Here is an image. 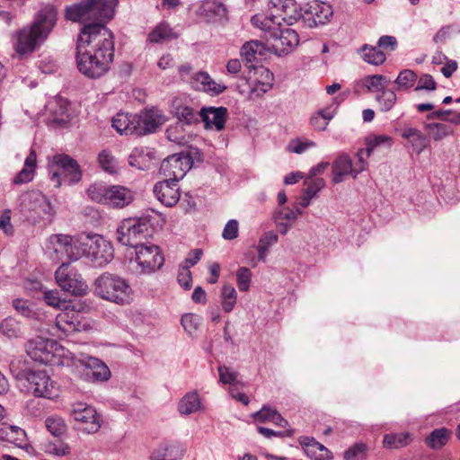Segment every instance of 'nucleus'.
I'll use <instances>...</instances> for the list:
<instances>
[{
  "label": "nucleus",
  "instance_id": "nucleus-1",
  "mask_svg": "<svg viewBox=\"0 0 460 460\" xmlns=\"http://www.w3.org/2000/svg\"><path fill=\"white\" fill-rule=\"evenodd\" d=\"M76 49L79 71L90 78H99L113 61V33L102 24L85 25L79 33Z\"/></svg>",
  "mask_w": 460,
  "mask_h": 460
},
{
  "label": "nucleus",
  "instance_id": "nucleus-2",
  "mask_svg": "<svg viewBox=\"0 0 460 460\" xmlns=\"http://www.w3.org/2000/svg\"><path fill=\"white\" fill-rule=\"evenodd\" d=\"M295 6L291 0H270L268 7L275 9L276 13L269 15L255 14L252 17V24L265 33L266 45L278 56H285L292 52L299 43L298 34L290 28H282L280 21L291 24L294 17L283 15L287 9Z\"/></svg>",
  "mask_w": 460,
  "mask_h": 460
},
{
  "label": "nucleus",
  "instance_id": "nucleus-3",
  "mask_svg": "<svg viewBox=\"0 0 460 460\" xmlns=\"http://www.w3.org/2000/svg\"><path fill=\"white\" fill-rule=\"evenodd\" d=\"M57 22V13L53 7L40 9L33 22L22 28L13 35V48L21 56H27L39 49L48 39Z\"/></svg>",
  "mask_w": 460,
  "mask_h": 460
},
{
  "label": "nucleus",
  "instance_id": "nucleus-4",
  "mask_svg": "<svg viewBox=\"0 0 460 460\" xmlns=\"http://www.w3.org/2000/svg\"><path fill=\"white\" fill-rule=\"evenodd\" d=\"M118 0H83L66 7L65 16L74 22L104 25L114 16Z\"/></svg>",
  "mask_w": 460,
  "mask_h": 460
},
{
  "label": "nucleus",
  "instance_id": "nucleus-5",
  "mask_svg": "<svg viewBox=\"0 0 460 460\" xmlns=\"http://www.w3.org/2000/svg\"><path fill=\"white\" fill-rule=\"evenodd\" d=\"M94 292L101 298L118 305L129 304L132 299V288L122 277L105 272L94 282Z\"/></svg>",
  "mask_w": 460,
  "mask_h": 460
},
{
  "label": "nucleus",
  "instance_id": "nucleus-6",
  "mask_svg": "<svg viewBox=\"0 0 460 460\" xmlns=\"http://www.w3.org/2000/svg\"><path fill=\"white\" fill-rule=\"evenodd\" d=\"M118 241L126 246L137 248L152 234V225L147 217L125 218L117 229Z\"/></svg>",
  "mask_w": 460,
  "mask_h": 460
},
{
  "label": "nucleus",
  "instance_id": "nucleus-7",
  "mask_svg": "<svg viewBox=\"0 0 460 460\" xmlns=\"http://www.w3.org/2000/svg\"><path fill=\"white\" fill-rule=\"evenodd\" d=\"M21 212L33 224L41 220L51 222L56 211L49 199L39 190L25 192L20 197Z\"/></svg>",
  "mask_w": 460,
  "mask_h": 460
},
{
  "label": "nucleus",
  "instance_id": "nucleus-8",
  "mask_svg": "<svg viewBox=\"0 0 460 460\" xmlns=\"http://www.w3.org/2000/svg\"><path fill=\"white\" fill-rule=\"evenodd\" d=\"M164 117H112L111 125L120 135L144 136L155 132Z\"/></svg>",
  "mask_w": 460,
  "mask_h": 460
},
{
  "label": "nucleus",
  "instance_id": "nucleus-9",
  "mask_svg": "<svg viewBox=\"0 0 460 460\" xmlns=\"http://www.w3.org/2000/svg\"><path fill=\"white\" fill-rule=\"evenodd\" d=\"M27 355L34 361L44 365L58 364L64 350L57 341L42 337H36L27 341L25 345Z\"/></svg>",
  "mask_w": 460,
  "mask_h": 460
},
{
  "label": "nucleus",
  "instance_id": "nucleus-10",
  "mask_svg": "<svg viewBox=\"0 0 460 460\" xmlns=\"http://www.w3.org/2000/svg\"><path fill=\"white\" fill-rule=\"evenodd\" d=\"M15 377L23 381L27 391L36 397L53 399L58 396L54 382L45 371H20Z\"/></svg>",
  "mask_w": 460,
  "mask_h": 460
},
{
  "label": "nucleus",
  "instance_id": "nucleus-11",
  "mask_svg": "<svg viewBox=\"0 0 460 460\" xmlns=\"http://www.w3.org/2000/svg\"><path fill=\"white\" fill-rule=\"evenodd\" d=\"M179 74L181 78L193 90L206 93L210 96H217L226 89L224 84L213 80L208 73L205 71L193 72L190 64L181 66Z\"/></svg>",
  "mask_w": 460,
  "mask_h": 460
},
{
  "label": "nucleus",
  "instance_id": "nucleus-12",
  "mask_svg": "<svg viewBox=\"0 0 460 460\" xmlns=\"http://www.w3.org/2000/svg\"><path fill=\"white\" fill-rule=\"evenodd\" d=\"M55 279L62 290L73 296H83L88 290L86 282L77 270L71 267L70 263L63 262L57 269Z\"/></svg>",
  "mask_w": 460,
  "mask_h": 460
},
{
  "label": "nucleus",
  "instance_id": "nucleus-13",
  "mask_svg": "<svg viewBox=\"0 0 460 460\" xmlns=\"http://www.w3.org/2000/svg\"><path fill=\"white\" fill-rule=\"evenodd\" d=\"M136 249V262L142 274H151L160 270L164 257L159 246L144 243Z\"/></svg>",
  "mask_w": 460,
  "mask_h": 460
},
{
  "label": "nucleus",
  "instance_id": "nucleus-14",
  "mask_svg": "<svg viewBox=\"0 0 460 460\" xmlns=\"http://www.w3.org/2000/svg\"><path fill=\"white\" fill-rule=\"evenodd\" d=\"M365 151L363 149H359L356 156L358 161L355 164H352V161L347 155H341L338 156L332 164V181L334 183H340L344 181V177L351 174L355 179L358 174L366 170L367 163L364 158Z\"/></svg>",
  "mask_w": 460,
  "mask_h": 460
},
{
  "label": "nucleus",
  "instance_id": "nucleus-15",
  "mask_svg": "<svg viewBox=\"0 0 460 460\" xmlns=\"http://www.w3.org/2000/svg\"><path fill=\"white\" fill-rule=\"evenodd\" d=\"M191 156L184 152L173 154L164 159L160 165V172L173 181H179L191 168Z\"/></svg>",
  "mask_w": 460,
  "mask_h": 460
},
{
  "label": "nucleus",
  "instance_id": "nucleus-16",
  "mask_svg": "<svg viewBox=\"0 0 460 460\" xmlns=\"http://www.w3.org/2000/svg\"><path fill=\"white\" fill-rule=\"evenodd\" d=\"M301 17L308 27L326 23L333 14L332 6L319 0H313L301 7Z\"/></svg>",
  "mask_w": 460,
  "mask_h": 460
},
{
  "label": "nucleus",
  "instance_id": "nucleus-17",
  "mask_svg": "<svg viewBox=\"0 0 460 460\" xmlns=\"http://www.w3.org/2000/svg\"><path fill=\"white\" fill-rule=\"evenodd\" d=\"M84 241L87 243L84 257L90 259L93 263L102 266L112 260L113 248L106 240L98 235H85Z\"/></svg>",
  "mask_w": 460,
  "mask_h": 460
},
{
  "label": "nucleus",
  "instance_id": "nucleus-18",
  "mask_svg": "<svg viewBox=\"0 0 460 460\" xmlns=\"http://www.w3.org/2000/svg\"><path fill=\"white\" fill-rule=\"evenodd\" d=\"M71 416L81 424L80 429L87 433H95L101 428V417L95 409L83 402L73 405Z\"/></svg>",
  "mask_w": 460,
  "mask_h": 460
},
{
  "label": "nucleus",
  "instance_id": "nucleus-19",
  "mask_svg": "<svg viewBox=\"0 0 460 460\" xmlns=\"http://www.w3.org/2000/svg\"><path fill=\"white\" fill-rule=\"evenodd\" d=\"M176 121L166 129L167 138L178 145H185L192 136L191 128L199 123L198 117H175Z\"/></svg>",
  "mask_w": 460,
  "mask_h": 460
},
{
  "label": "nucleus",
  "instance_id": "nucleus-20",
  "mask_svg": "<svg viewBox=\"0 0 460 460\" xmlns=\"http://www.w3.org/2000/svg\"><path fill=\"white\" fill-rule=\"evenodd\" d=\"M54 164L60 169V172H55L52 179L57 178L58 186L61 184L59 181L60 174H64L70 183H77L82 178V171L78 163L71 156L60 154L53 158Z\"/></svg>",
  "mask_w": 460,
  "mask_h": 460
},
{
  "label": "nucleus",
  "instance_id": "nucleus-21",
  "mask_svg": "<svg viewBox=\"0 0 460 460\" xmlns=\"http://www.w3.org/2000/svg\"><path fill=\"white\" fill-rule=\"evenodd\" d=\"M69 306H66L56 316V326L65 335H70L76 332L87 330L89 324L80 320V314L74 309L68 310Z\"/></svg>",
  "mask_w": 460,
  "mask_h": 460
},
{
  "label": "nucleus",
  "instance_id": "nucleus-22",
  "mask_svg": "<svg viewBox=\"0 0 460 460\" xmlns=\"http://www.w3.org/2000/svg\"><path fill=\"white\" fill-rule=\"evenodd\" d=\"M187 448L179 441H164L157 446L150 454L149 460H182Z\"/></svg>",
  "mask_w": 460,
  "mask_h": 460
},
{
  "label": "nucleus",
  "instance_id": "nucleus-23",
  "mask_svg": "<svg viewBox=\"0 0 460 460\" xmlns=\"http://www.w3.org/2000/svg\"><path fill=\"white\" fill-rule=\"evenodd\" d=\"M153 191L157 199L166 207L174 206L180 199L178 181L172 182L170 179L156 182Z\"/></svg>",
  "mask_w": 460,
  "mask_h": 460
},
{
  "label": "nucleus",
  "instance_id": "nucleus-24",
  "mask_svg": "<svg viewBox=\"0 0 460 460\" xmlns=\"http://www.w3.org/2000/svg\"><path fill=\"white\" fill-rule=\"evenodd\" d=\"M397 132L406 140L405 146L417 155L421 154L429 146V137L415 128L404 127L397 129Z\"/></svg>",
  "mask_w": 460,
  "mask_h": 460
},
{
  "label": "nucleus",
  "instance_id": "nucleus-25",
  "mask_svg": "<svg viewBox=\"0 0 460 460\" xmlns=\"http://www.w3.org/2000/svg\"><path fill=\"white\" fill-rule=\"evenodd\" d=\"M157 160L155 151L147 146L135 147L128 155V164L142 171L149 170Z\"/></svg>",
  "mask_w": 460,
  "mask_h": 460
},
{
  "label": "nucleus",
  "instance_id": "nucleus-26",
  "mask_svg": "<svg viewBox=\"0 0 460 460\" xmlns=\"http://www.w3.org/2000/svg\"><path fill=\"white\" fill-rule=\"evenodd\" d=\"M452 125H460V117H453L450 120H442L439 122H426L424 128L427 131L429 138L435 141H440L444 137L453 134Z\"/></svg>",
  "mask_w": 460,
  "mask_h": 460
},
{
  "label": "nucleus",
  "instance_id": "nucleus-27",
  "mask_svg": "<svg viewBox=\"0 0 460 460\" xmlns=\"http://www.w3.org/2000/svg\"><path fill=\"white\" fill-rule=\"evenodd\" d=\"M84 375L93 381H107L111 371L107 365L97 358L89 357L84 360Z\"/></svg>",
  "mask_w": 460,
  "mask_h": 460
},
{
  "label": "nucleus",
  "instance_id": "nucleus-28",
  "mask_svg": "<svg viewBox=\"0 0 460 460\" xmlns=\"http://www.w3.org/2000/svg\"><path fill=\"white\" fill-rule=\"evenodd\" d=\"M391 83V79L383 75H366L356 83L355 90L359 93L361 89H367L368 93H379L387 88Z\"/></svg>",
  "mask_w": 460,
  "mask_h": 460
},
{
  "label": "nucleus",
  "instance_id": "nucleus-29",
  "mask_svg": "<svg viewBox=\"0 0 460 460\" xmlns=\"http://www.w3.org/2000/svg\"><path fill=\"white\" fill-rule=\"evenodd\" d=\"M108 194L106 205L118 208L129 205L134 199L133 192L120 185L110 186Z\"/></svg>",
  "mask_w": 460,
  "mask_h": 460
},
{
  "label": "nucleus",
  "instance_id": "nucleus-30",
  "mask_svg": "<svg viewBox=\"0 0 460 460\" xmlns=\"http://www.w3.org/2000/svg\"><path fill=\"white\" fill-rule=\"evenodd\" d=\"M300 444L310 458L315 460H329L332 458V453L314 438L301 437Z\"/></svg>",
  "mask_w": 460,
  "mask_h": 460
},
{
  "label": "nucleus",
  "instance_id": "nucleus-31",
  "mask_svg": "<svg viewBox=\"0 0 460 460\" xmlns=\"http://www.w3.org/2000/svg\"><path fill=\"white\" fill-rule=\"evenodd\" d=\"M200 13L208 20H221L226 16L227 9L218 0H207L200 6Z\"/></svg>",
  "mask_w": 460,
  "mask_h": 460
},
{
  "label": "nucleus",
  "instance_id": "nucleus-32",
  "mask_svg": "<svg viewBox=\"0 0 460 460\" xmlns=\"http://www.w3.org/2000/svg\"><path fill=\"white\" fill-rule=\"evenodd\" d=\"M358 52L365 62L374 66L382 65L386 59L385 54L377 46L364 44Z\"/></svg>",
  "mask_w": 460,
  "mask_h": 460
},
{
  "label": "nucleus",
  "instance_id": "nucleus-33",
  "mask_svg": "<svg viewBox=\"0 0 460 460\" xmlns=\"http://www.w3.org/2000/svg\"><path fill=\"white\" fill-rule=\"evenodd\" d=\"M451 435V430L447 428L436 429L425 438V443L432 449H440L448 442Z\"/></svg>",
  "mask_w": 460,
  "mask_h": 460
},
{
  "label": "nucleus",
  "instance_id": "nucleus-34",
  "mask_svg": "<svg viewBox=\"0 0 460 460\" xmlns=\"http://www.w3.org/2000/svg\"><path fill=\"white\" fill-rule=\"evenodd\" d=\"M265 45L259 40H250L244 43L241 49V56L247 62L257 60L258 56H263Z\"/></svg>",
  "mask_w": 460,
  "mask_h": 460
},
{
  "label": "nucleus",
  "instance_id": "nucleus-35",
  "mask_svg": "<svg viewBox=\"0 0 460 460\" xmlns=\"http://www.w3.org/2000/svg\"><path fill=\"white\" fill-rule=\"evenodd\" d=\"M86 246L87 243L84 241V236H72V242H69L67 252L64 256L69 261H77L84 256Z\"/></svg>",
  "mask_w": 460,
  "mask_h": 460
},
{
  "label": "nucleus",
  "instance_id": "nucleus-36",
  "mask_svg": "<svg viewBox=\"0 0 460 460\" xmlns=\"http://www.w3.org/2000/svg\"><path fill=\"white\" fill-rule=\"evenodd\" d=\"M46 112L49 115H66L71 112V103L61 96H55L45 105Z\"/></svg>",
  "mask_w": 460,
  "mask_h": 460
},
{
  "label": "nucleus",
  "instance_id": "nucleus-37",
  "mask_svg": "<svg viewBox=\"0 0 460 460\" xmlns=\"http://www.w3.org/2000/svg\"><path fill=\"white\" fill-rule=\"evenodd\" d=\"M256 74H260L264 78V81H260L258 78H255L253 80L254 86L252 88V92L256 93V94L259 95L261 93L268 92L271 88L273 75L269 69L263 66H261L258 69H256Z\"/></svg>",
  "mask_w": 460,
  "mask_h": 460
},
{
  "label": "nucleus",
  "instance_id": "nucleus-38",
  "mask_svg": "<svg viewBox=\"0 0 460 460\" xmlns=\"http://www.w3.org/2000/svg\"><path fill=\"white\" fill-rule=\"evenodd\" d=\"M200 406L199 397L196 392L189 393L180 401L178 410L181 414L189 415L199 410Z\"/></svg>",
  "mask_w": 460,
  "mask_h": 460
},
{
  "label": "nucleus",
  "instance_id": "nucleus-39",
  "mask_svg": "<svg viewBox=\"0 0 460 460\" xmlns=\"http://www.w3.org/2000/svg\"><path fill=\"white\" fill-rule=\"evenodd\" d=\"M397 97L394 91L384 89L376 95V102L381 112H388L392 110L396 102Z\"/></svg>",
  "mask_w": 460,
  "mask_h": 460
},
{
  "label": "nucleus",
  "instance_id": "nucleus-40",
  "mask_svg": "<svg viewBox=\"0 0 460 460\" xmlns=\"http://www.w3.org/2000/svg\"><path fill=\"white\" fill-rule=\"evenodd\" d=\"M69 242H72V235L56 234H51L49 237V243L51 245V249L57 254L58 257L64 256L67 252V245Z\"/></svg>",
  "mask_w": 460,
  "mask_h": 460
},
{
  "label": "nucleus",
  "instance_id": "nucleus-41",
  "mask_svg": "<svg viewBox=\"0 0 460 460\" xmlns=\"http://www.w3.org/2000/svg\"><path fill=\"white\" fill-rule=\"evenodd\" d=\"M177 35L172 28L164 22L158 24L148 35V40L153 43H159L165 40L175 39Z\"/></svg>",
  "mask_w": 460,
  "mask_h": 460
},
{
  "label": "nucleus",
  "instance_id": "nucleus-42",
  "mask_svg": "<svg viewBox=\"0 0 460 460\" xmlns=\"http://www.w3.org/2000/svg\"><path fill=\"white\" fill-rule=\"evenodd\" d=\"M109 188L110 186L95 182L90 185L87 189V195L93 201L106 205L109 195Z\"/></svg>",
  "mask_w": 460,
  "mask_h": 460
},
{
  "label": "nucleus",
  "instance_id": "nucleus-43",
  "mask_svg": "<svg viewBox=\"0 0 460 460\" xmlns=\"http://www.w3.org/2000/svg\"><path fill=\"white\" fill-rule=\"evenodd\" d=\"M411 442L409 433L387 434L384 438V445L387 448H401Z\"/></svg>",
  "mask_w": 460,
  "mask_h": 460
},
{
  "label": "nucleus",
  "instance_id": "nucleus-44",
  "mask_svg": "<svg viewBox=\"0 0 460 460\" xmlns=\"http://www.w3.org/2000/svg\"><path fill=\"white\" fill-rule=\"evenodd\" d=\"M222 307L225 312L229 313L231 312L235 304H236V298L237 294L234 289V288L231 285H225L222 288Z\"/></svg>",
  "mask_w": 460,
  "mask_h": 460
},
{
  "label": "nucleus",
  "instance_id": "nucleus-45",
  "mask_svg": "<svg viewBox=\"0 0 460 460\" xmlns=\"http://www.w3.org/2000/svg\"><path fill=\"white\" fill-rule=\"evenodd\" d=\"M98 162L103 171L110 174L117 172V160L108 150H102L98 155Z\"/></svg>",
  "mask_w": 460,
  "mask_h": 460
},
{
  "label": "nucleus",
  "instance_id": "nucleus-46",
  "mask_svg": "<svg viewBox=\"0 0 460 460\" xmlns=\"http://www.w3.org/2000/svg\"><path fill=\"white\" fill-rule=\"evenodd\" d=\"M47 429L55 437L60 438L66 432L65 421L58 417L50 416L45 420Z\"/></svg>",
  "mask_w": 460,
  "mask_h": 460
},
{
  "label": "nucleus",
  "instance_id": "nucleus-47",
  "mask_svg": "<svg viewBox=\"0 0 460 460\" xmlns=\"http://www.w3.org/2000/svg\"><path fill=\"white\" fill-rule=\"evenodd\" d=\"M190 101L176 97L172 101L171 113L172 115H194V111L190 105Z\"/></svg>",
  "mask_w": 460,
  "mask_h": 460
},
{
  "label": "nucleus",
  "instance_id": "nucleus-48",
  "mask_svg": "<svg viewBox=\"0 0 460 460\" xmlns=\"http://www.w3.org/2000/svg\"><path fill=\"white\" fill-rule=\"evenodd\" d=\"M416 78L417 76L413 71L409 69L402 71L394 81L397 90L405 91L411 88L415 84Z\"/></svg>",
  "mask_w": 460,
  "mask_h": 460
},
{
  "label": "nucleus",
  "instance_id": "nucleus-49",
  "mask_svg": "<svg viewBox=\"0 0 460 460\" xmlns=\"http://www.w3.org/2000/svg\"><path fill=\"white\" fill-rule=\"evenodd\" d=\"M302 211L299 208L293 210L288 208H286L276 212L274 219L279 225L288 224L289 226H291L292 223L296 220L297 216L300 215Z\"/></svg>",
  "mask_w": 460,
  "mask_h": 460
},
{
  "label": "nucleus",
  "instance_id": "nucleus-50",
  "mask_svg": "<svg viewBox=\"0 0 460 460\" xmlns=\"http://www.w3.org/2000/svg\"><path fill=\"white\" fill-rule=\"evenodd\" d=\"M0 332L8 338L17 337L20 333V324L14 318H5L0 323Z\"/></svg>",
  "mask_w": 460,
  "mask_h": 460
},
{
  "label": "nucleus",
  "instance_id": "nucleus-51",
  "mask_svg": "<svg viewBox=\"0 0 460 460\" xmlns=\"http://www.w3.org/2000/svg\"><path fill=\"white\" fill-rule=\"evenodd\" d=\"M45 452L49 455L63 456L70 453V447L62 441H49L45 445Z\"/></svg>",
  "mask_w": 460,
  "mask_h": 460
},
{
  "label": "nucleus",
  "instance_id": "nucleus-52",
  "mask_svg": "<svg viewBox=\"0 0 460 460\" xmlns=\"http://www.w3.org/2000/svg\"><path fill=\"white\" fill-rule=\"evenodd\" d=\"M5 433L7 439L20 447H22L26 441V433L19 427L10 426L7 428Z\"/></svg>",
  "mask_w": 460,
  "mask_h": 460
},
{
  "label": "nucleus",
  "instance_id": "nucleus-53",
  "mask_svg": "<svg viewBox=\"0 0 460 460\" xmlns=\"http://www.w3.org/2000/svg\"><path fill=\"white\" fill-rule=\"evenodd\" d=\"M275 413H278V411L275 408L269 405H263L260 411L254 412L252 416L257 422H274Z\"/></svg>",
  "mask_w": 460,
  "mask_h": 460
},
{
  "label": "nucleus",
  "instance_id": "nucleus-54",
  "mask_svg": "<svg viewBox=\"0 0 460 460\" xmlns=\"http://www.w3.org/2000/svg\"><path fill=\"white\" fill-rule=\"evenodd\" d=\"M252 279V271L246 267H241L236 272V283L240 291L249 289Z\"/></svg>",
  "mask_w": 460,
  "mask_h": 460
},
{
  "label": "nucleus",
  "instance_id": "nucleus-55",
  "mask_svg": "<svg viewBox=\"0 0 460 460\" xmlns=\"http://www.w3.org/2000/svg\"><path fill=\"white\" fill-rule=\"evenodd\" d=\"M43 299L47 305L55 307V308H63L68 306L66 300H63L59 296V292L58 290H47L43 293Z\"/></svg>",
  "mask_w": 460,
  "mask_h": 460
},
{
  "label": "nucleus",
  "instance_id": "nucleus-56",
  "mask_svg": "<svg viewBox=\"0 0 460 460\" xmlns=\"http://www.w3.org/2000/svg\"><path fill=\"white\" fill-rule=\"evenodd\" d=\"M367 446L357 443L344 452L345 460H363L366 457Z\"/></svg>",
  "mask_w": 460,
  "mask_h": 460
},
{
  "label": "nucleus",
  "instance_id": "nucleus-57",
  "mask_svg": "<svg viewBox=\"0 0 460 460\" xmlns=\"http://www.w3.org/2000/svg\"><path fill=\"white\" fill-rule=\"evenodd\" d=\"M181 323L184 330L191 335L200 324V317L194 314H185L181 316Z\"/></svg>",
  "mask_w": 460,
  "mask_h": 460
},
{
  "label": "nucleus",
  "instance_id": "nucleus-58",
  "mask_svg": "<svg viewBox=\"0 0 460 460\" xmlns=\"http://www.w3.org/2000/svg\"><path fill=\"white\" fill-rule=\"evenodd\" d=\"M13 306L20 314L24 317L31 318L35 314L33 305L28 300L16 298L13 301Z\"/></svg>",
  "mask_w": 460,
  "mask_h": 460
},
{
  "label": "nucleus",
  "instance_id": "nucleus-59",
  "mask_svg": "<svg viewBox=\"0 0 460 460\" xmlns=\"http://www.w3.org/2000/svg\"><path fill=\"white\" fill-rule=\"evenodd\" d=\"M305 184L307 186L304 192L307 196L314 198L317 193L325 186V181L323 178L307 179L305 181Z\"/></svg>",
  "mask_w": 460,
  "mask_h": 460
},
{
  "label": "nucleus",
  "instance_id": "nucleus-60",
  "mask_svg": "<svg viewBox=\"0 0 460 460\" xmlns=\"http://www.w3.org/2000/svg\"><path fill=\"white\" fill-rule=\"evenodd\" d=\"M44 122L54 130L67 128L71 125L69 117H47Z\"/></svg>",
  "mask_w": 460,
  "mask_h": 460
},
{
  "label": "nucleus",
  "instance_id": "nucleus-61",
  "mask_svg": "<svg viewBox=\"0 0 460 460\" xmlns=\"http://www.w3.org/2000/svg\"><path fill=\"white\" fill-rule=\"evenodd\" d=\"M217 371L220 382L223 384H228L231 387H234V385L236 382L237 373L230 371L229 367L226 366H219L217 367Z\"/></svg>",
  "mask_w": 460,
  "mask_h": 460
},
{
  "label": "nucleus",
  "instance_id": "nucleus-62",
  "mask_svg": "<svg viewBox=\"0 0 460 460\" xmlns=\"http://www.w3.org/2000/svg\"><path fill=\"white\" fill-rule=\"evenodd\" d=\"M239 224L236 219H230L224 227L222 237L225 240H234L238 236Z\"/></svg>",
  "mask_w": 460,
  "mask_h": 460
},
{
  "label": "nucleus",
  "instance_id": "nucleus-63",
  "mask_svg": "<svg viewBox=\"0 0 460 460\" xmlns=\"http://www.w3.org/2000/svg\"><path fill=\"white\" fill-rule=\"evenodd\" d=\"M436 82L430 75H423L418 81V85L415 88L416 91L419 90H435Z\"/></svg>",
  "mask_w": 460,
  "mask_h": 460
},
{
  "label": "nucleus",
  "instance_id": "nucleus-64",
  "mask_svg": "<svg viewBox=\"0 0 460 460\" xmlns=\"http://www.w3.org/2000/svg\"><path fill=\"white\" fill-rule=\"evenodd\" d=\"M34 171L23 167L13 179L14 184H22L31 181L33 179Z\"/></svg>",
  "mask_w": 460,
  "mask_h": 460
}]
</instances>
